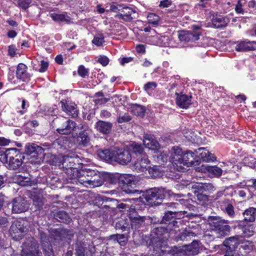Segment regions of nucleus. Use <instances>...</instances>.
I'll use <instances>...</instances> for the list:
<instances>
[{"label": "nucleus", "instance_id": "f257e3e1", "mask_svg": "<svg viewBox=\"0 0 256 256\" xmlns=\"http://www.w3.org/2000/svg\"><path fill=\"white\" fill-rule=\"evenodd\" d=\"M90 160L81 158V185L94 188L102 186V173L91 168Z\"/></svg>", "mask_w": 256, "mask_h": 256}, {"label": "nucleus", "instance_id": "f03ea898", "mask_svg": "<svg viewBox=\"0 0 256 256\" xmlns=\"http://www.w3.org/2000/svg\"><path fill=\"white\" fill-rule=\"evenodd\" d=\"M166 196L165 189L162 188H150L143 192L142 196L136 198L137 202H140L144 205L150 206H159L162 200Z\"/></svg>", "mask_w": 256, "mask_h": 256}, {"label": "nucleus", "instance_id": "7ed1b4c3", "mask_svg": "<svg viewBox=\"0 0 256 256\" xmlns=\"http://www.w3.org/2000/svg\"><path fill=\"white\" fill-rule=\"evenodd\" d=\"M64 232L65 230H63L54 229L52 230L50 236L49 237L46 232L39 230L40 242L46 256H54L50 239L54 238L55 240H59L62 239V235Z\"/></svg>", "mask_w": 256, "mask_h": 256}, {"label": "nucleus", "instance_id": "20e7f679", "mask_svg": "<svg viewBox=\"0 0 256 256\" xmlns=\"http://www.w3.org/2000/svg\"><path fill=\"white\" fill-rule=\"evenodd\" d=\"M24 156L19 154L17 149L12 148L6 149L2 155L1 160L8 164L10 169L16 170L22 164Z\"/></svg>", "mask_w": 256, "mask_h": 256}, {"label": "nucleus", "instance_id": "39448f33", "mask_svg": "<svg viewBox=\"0 0 256 256\" xmlns=\"http://www.w3.org/2000/svg\"><path fill=\"white\" fill-rule=\"evenodd\" d=\"M208 222L218 238L224 237L230 233V228L228 220H222L220 217L212 216L208 218Z\"/></svg>", "mask_w": 256, "mask_h": 256}, {"label": "nucleus", "instance_id": "423d86ee", "mask_svg": "<svg viewBox=\"0 0 256 256\" xmlns=\"http://www.w3.org/2000/svg\"><path fill=\"white\" fill-rule=\"evenodd\" d=\"M22 256H41L38 244L33 238H28L22 246Z\"/></svg>", "mask_w": 256, "mask_h": 256}, {"label": "nucleus", "instance_id": "0eeeda50", "mask_svg": "<svg viewBox=\"0 0 256 256\" xmlns=\"http://www.w3.org/2000/svg\"><path fill=\"white\" fill-rule=\"evenodd\" d=\"M119 186L122 187L123 191L128 194H140L138 190L132 188V186L135 185L134 177L128 174H120L119 178Z\"/></svg>", "mask_w": 256, "mask_h": 256}, {"label": "nucleus", "instance_id": "6e6552de", "mask_svg": "<svg viewBox=\"0 0 256 256\" xmlns=\"http://www.w3.org/2000/svg\"><path fill=\"white\" fill-rule=\"evenodd\" d=\"M178 214L170 211H168L164 213L161 222L162 224L166 226L168 230L173 231L174 232H176V228H178V224L181 223L182 220L178 218L179 221L176 220Z\"/></svg>", "mask_w": 256, "mask_h": 256}, {"label": "nucleus", "instance_id": "1a4fd4ad", "mask_svg": "<svg viewBox=\"0 0 256 256\" xmlns=\"http://www.w3.org/2000/svg\"><path fill=\"white\" fill-rule=\"evenodd\" d=\"M178 164H183L186 166H192L199 165L200 161L198 158H196L195 153L190 150L184 151L182 157L177 158Z\"/></svg>", "mask_w": 256, "mask_h": 256}, {"label": "nucleus", "instance_id": "9d476101", "mask_svg": "<svg viewBox=\"0 0 256 256\" xmlns=\"http://www.w3.org/2000/svg\"><path fill=\"white\" fill-rule=\"evenodd\" d=\"M58 128L56 132L60 134H69L76 127V124L70 120L62 117L58 119Z\"/></svg>", "mask_w": 256, "mask_h": 256}, {"label": "nucleus", "instance_id": "9b49d317", "mask_svg": "<svg viewBox=\"0 0 256 256\" xmlns=\"http://www.w3.org/2000/svg\"><path fill=\"white\" fill-rule=\"evenodd\" d=\"M136 158L134 166L137 172H144L148 170L149 173H150L152 170H154L151 168L150 162L148 159L147 154H143Z\"/></svg>", "mask_w": 256, "mask_h": 256}, {"label": "nucleus", "instance_id": "f8f14e48", "mask_svg": "<svg viewBox=\"0 0 256 256\" xmlns=\"http://www.w3.org/2000/svg\"><path fill=\"white\" fill-rule=\"evenodd\" d=\"M26 228L22 222L14 220L10 228V234L13 239L18 240L24 236Z\"/></svg>", "mask_w": 256, "mask_h": 256}, {"label": "nucleus", "instance_id": "ddd939ff", "mask_svg": "<svg viewBox=\"0 0 256 256\" xmlns=\"http://www.w3.org/2000/svg\"><path fill=\"white\" fill-rule=\"evenodd\" d=\"M175 95L176 102L177 106L182 108H187L192 104V96L183 94L181 92L176 90Z\"/></svg>", "mask_w": 256, "mask_h": 256}, {"label": "nucleus", "instance_id": "4468645a", "mask_svg": "<svg viewBox=\"0 0 256 256\" xmlns=\"http://www.w3.org/2000/svg\"><path fill=\"white\" fill-rule=\"evenodd\" d=\"M132 156L128 150H118L115 152L114 161L121 164H126L132 160Z\"/></svg>", "mask_w": 256, "mask_h": 256}, {"label": "nucleus", "instance_id": "2eb2a0df", "mask_svg": "<svg viewBox=\"0 0 256 256\" xmlns=\"http://www.w3.org/2000/svg\"><path fill=\"white\" fill-rule=\"evenodd\" d=\"M192 188L194 194L199 193L211 192L216 190L213 184L210 183H196L192 184Z\"/></svg>", "mask_w": 256, "mask_h": 256}, {"label": "nucleus", "instance_id": "dca6fc26", "mask_svg": "<svg viewBox=\"0 0 256 256\" xmlns=\"http://www.w3.org/2000/svg\"><path fill=\"white\" fill-rule=\"evenodd\" d=\"M238 52L250 51L256 50V42L248 40L238 41L235 47Z\"/></svg>", "mask_w": 256, "mask_h": 256}, {"label": "nucleus", "instance_id": "f3484780", "mask_svg": "<svg viewBox=\"0 0 256 256\" xmlns=\"http://www.w3.org/2000/svg\"><path fill=\"white\" fill-rule=\"evenodd\" d=\"M28 208L26 202L22 198H14L12 202V212L14 213H20L26 212Z\"/></svg>", "mask_w": 256, "mask_h": 256}, {"label": "nucleus", "instance_id": "a211bd4d", "mask_svg": "<svg viewBox=\"0 0 256 256\" xmlns=\"http://www.w3.org/2000/svg\"><path fill=\"white\" fill-rule=\"evenodd\" d=\"M143 142L149 150H157L160 147L158 140L155 138L154 136L151 134H144Z\"/></svg>", "mask_w": 256, "mask_h": 256}, {"label": "nucleus", "instance_id": "6ab92c4d", "mask_svg": "<svg viewBox=\"0 0 256 256\" xmlns=\"http://www.w3.org/2000/svg\"><path fill=\"white\" fill-rule=\"evenodd\" d=\"M27 69L28 68L24 64H19L16 68V78L23 82H28L30 80V76L28 72Z\"/></svg>", "mask_w": 256, "mask_h": 256}, {"label": "nucleus", "instance_id": "aec40b11", "mask_svg": "<svg viewBox=\"0 0 256 256\" xmlns=\"http://www.w3.org/2000/svg\"><path fill=\"white\" fill-rule=\"evenodd\" d=\"M178 38L181 42H194L198 40V33H194L190 30H182L178 34Z\"/></svg>", "mask_w": 256, "mask_h": 256}, {"label": "nucleus", "instance_id": "412c9836", "mask_svg": "<svg viewBox=\"0 0 256 256\" xmlns=\"http://www.w3.org/2000/svg\"><path fill=\"white\" fill-rule=\"evenodd\" d=\"M60 104L62 110L68 114L72 117H75L78 116V111L74 104L69 102L66 100H61Z\"/></svg>", "mask_w": 256, "mask_h": 256}, {"label": "nucleus", "instance_id": "4be33fe9", "mask_svg": "<svg viewBox=\"0 0 256 256\" xmlns=\"http://www.w3.org/2000/svg\"><path fill=\"white\" fill-rule=\"evenodd\" d=\"M136 14V11L128 6L122 7L121 10L118 16L127 22H130L134 18L133 14Z\"/></svg>", "mask_w": 256, "mask_h": 256}, {"label": "nucleus", "instance_id": "5701e85b", "mask_svg": "<svg viewBox=\"0 0 256 256\" xmlns=\"http://www.w3.org/2000/svg\"><path fill=\"white\" fill-rule=\"evenodd\" d=\"M120 176V174L118 173L114 174L102 172L100 177L102 185L104 184V182H108L112 184H118L119 185Z\"/></svg>", "mask_w": 256, "mask_h": 256}, {"label": "nucleus", "instance_id": "b1692460", "mask_svg": "<svg viewBox=\"0 0 256 256\" xmlns=\"http://www.w3.org/2000/svg\"><path fill=\"white\" fill-rule=\"evenodd\" d=\"M26 152L33 157L38 156L40 155H44V149L36 144H32L26 146Z\"/></svg>", "mask_w": 256, "mask_h": 256}, {"label": "nucleus", "instance_id": "393cba45", "mask_svg": "<svg viewBox=\"0 0 256 256\" xmlns=\"http://www.w3.org/2000/svg\"><path fill=\"white\" fill-rule=\"evenodd\" d=\"M241 238L242 236L240 235L230 236L225 240L223 242V244L226 248H230L236 250L238 246L240 245Z\"/></svg>", "mask_w": 256, "mask_h": 256}, {"label": "nucleus", "instance_id": "a878e982", "mask_svg": "<svg viewBox=\"0 0 256 256\" xmlns=\"http://www.w3.org/2000/svg\"><path fill=\"white\" fill-rule=\"evenodd\" d=\"M95 126L98 132L102 134H106L110 132L112 124L109 122L99 120L96 122Z\"/></svg>", "mask_w": 256, "mask_h": 256}, {"label": "nucleus", "instance_id": "bb28decb", "mask_svg": "<svg viewBox=\"0 0 256 256\" xmlns=\"http://www.w3.org/2000/svg\"><path fill=\"white\" fill-rule=\"evenodd\" d=\"M173 232V231L168 230V228L164 224H160V226L153 228L151 235L154 238H156L160 240L161 238V236L164 234Z\"/></svg>", "mask_w": 256, "mask_h": 256}, {"label": "nucleus", "instance_id": "cd10ccee", "mask_svg": "<svg viewBox=\"0 0 256 256\" xmlns=\"http://www.w3.org/2000/svg\"><path fill=\"white\" fill-rule=\"evenodd\" d=\"M184 151L177 146H174L172 148L171 155L169 158L170 162L176 164H178V160L177 158H180L182 157Z\"/></svg>", "mask_w": 256, "mask_h": 256}, {"label": "nucleus", "instance_id": "c85d7f7f", "mask_svg": "<svg viewBox=\"0 0 256 256\" xmlns=\"http://www.w3.org/2000/svg\"><path fill=\"white\" fill-rule=\"evenodd\" d=\"M115 152L109 149L100 150L98 151V156L105 161L114 160Z\"/></svg>", "mask_w": 256, "mask_h": 256}, {"label": "nucleus", "instance_id": "c756f323", "mask_svg": "<svg viewBox=\"0 0 256 256\" xmlns=\"http://www.w3.org/2000/svg\"><path fill=\"white\" fill-rule=\"evenodd\" d=\"M90 134L91 130L88 128L81 132V147L91 146Z\"/></svg>", "mask_w": 256, "mask_h": 256}, {"label": "nucleus", "instance_id": "7c9ffc66", "mask_svg": "<svg viewBox=\"0 0 256 256\" xmlns=\"http://www.w3.org/2000/svg\"><path fill=\"white\" fill-rule=\"evenodd\" d=\"M244 220L254 222L256 219V208L250 207L246 209L243 212Z\"/></svg>", "mask_w": 256, "mask_h": 256}, {"label": "nucleus", "instance_id": "2f4dec72", "mask_svg": "<svg viewBox=\"0 0 256 256\" xmlns=\"http://www.w3.org/2000/svg\"><path fill=\"white\" fill-rule=\"evenodd\" d=\"M115 228L116 230H120L122 232L128 230L129 222L126 218H120L116 220L115 224Z\"/></svg>", "mask_w": 256, "mask_h": 256}, {"label": "nucleus", "instance_id": "473e14b6", "mask_svg": "<svg viewBox=\"0 0 256 256\" xmlns=\"http://www.w3.org/2000/svg\"><path fill=\"white\" fill-rule=\"evenodd\" d=\"M130 220L132 228L136 230L144 224L145 217L140 216L136 217L132 216V218H130Z\"/></svg>", "mask_w": 256, "mask_h": 256}, {"label": "nucleus", "instance_id": "72a5a7b5", "mask_svg": "<svg viewBox=\"0 0 256 256\" xmlns=\"http://www.w3.org/2000/svg\"><path fill=\"white\" fill-rule=\"evenodd\" d=\"M200 152L202 151L200 154V158L206 162H213L216 160V158L214 154L210 152L204 148H198Z\"/></svg>", "mask_w": 256, "mask_h": 256}, {"label": "nucleus", "instance_id": "f704fd0d", "mask_svg": "<svg viewBox=\"0 0 256 256\" xmlns=\"http://www.w3.org/2000/svg\"><path fill=\"white\" fill-rule=\"evenodd\" d=\"M239 246V249H242L246 253L250 252L253 250L254 248V244L252 242L244 240L242 236Z\"/></svg>", "mask_w": 256, "mask_h": 256}, {"label": "nucleus", "instance_id": "c9c22d12", "mask_svg": "<svg viewBox=\"0 0 256 256\" xmlns=\"http://www.w3.org/2000/svg\"><path fill=\"white\" fill-rule=\"evenodd\" d=\"M199 248H200L198 241L194 240L190 244L186 246L184 250L190 256H194L198 253Z\"/></svg>", "mask_w": 256, "mask_h": 256}, {"label": "nucleus", "instance_id": "e433bc0d", "mask_svg": "<svg viewBox=\"0 0 256 256\" xmlns=\"http://www.w3.org/2000/svg\"><path fill=\"white\" fill-rule=\"evenodd\" d=\"M206 170L212 177H220L222 174V170L216 166H206Z\"/></svg>", "mask_w": 256, "mask_h": 256}, {"label": "nucleus", "instance_id": "4c0bfd02", "mask_svg": "<svg viewBox=\"0 0 256 256\" xmlns=\"http://www.w3.org/2000/svg\"><path fill=\"white\" fill-rule=\"evenodd\" d=\"M130 111L134 115L144 116L146 112V108L144 106L137 104H132L130 106Z\"/></svg>", "mask_w": 256, "mask_h": 256}, {"label": "nucleus", "instance_id": "58836bf2", "mask_svg": "<svg viewBox=\"0 0 256 256\" xmlns=\"http://www.w3.org/2000/svg\"><path fill=\"white\" fill-rule=\"evenodd\" d=\"M132 151L136 155V158L141 156L143 154H146L144 150V148L141 144L134 143L131 144Z\"/></svg>", "mask_w": 256, "mask_h": 256}, {"label": "nucleus", "instance_id": "ea45409f", "mask_svg": "<svg viewBox=\"0 0 256 256\" xmlns=\"http://www.w3.org/2000/svg\"><path fill=\"white\" fill-rule=\"evenodd\" d=\"M50 17L56 22H68L70 21V18L66 14H51Z\"/></svg>", "mask_w": 256, "mask_h": 256}, {"label": "nucleus", "instance_id": "a19ab883", "mask_svg": "<svg viewBox=\"0 0 256 256\" xmlns=\"http://www.w3.org/2000/svg\"><path fill=\"white\" fill-rule=\"evenodd\" d=\"M54 216L60 222L69 223L71 221V218L69 217L68 214L64 211H60L56 212Z\"/></svg>", "mask_w": 256, "mask_h": 256}, {"label": "nucleus", "instance_id": "79ce46f5", "mask_svg": "<svg viewBox=\"0 0 256 256\" xmlns=\"http://www.w3.org/2000/svg\"><path fill=\"white\" fill-rule=\"evenodd\" d=\"M136 202V204L134 205L129 206V208L128 209L129 218H132V217H136L139 216L138 214V210H139L138 205L140 202H137L136 198L134 199Z\"/></svg>", "mask_w": 256, "mask_h": 256}, {"label": "nucleus", "instance_id": "37998d69", "mask_svg": "<svg viewBox=\"0 0 256 256\" xmlns=\"http://www.w3.org/2000/svg\"><path fill=\"white\" fill-rule=\"evenodd\" d=\"M88 249L90 255H92L96 252L95 246L92 242L91 244H90L88 247L86 246V244L81 243V256H82V255L84 256V253L86 254H88V252L86 251Z\"/></svg>", "mask_w": 256, "mask_h": 256}, {"label": "nucleus", "instance_id": "c03bdc74", "mask_svg": "<svg viewBox=\"0 0 256 256\" xmlns=\"http://www.w3.org/2000/svg\"><path fill=\"white\" fill-rule=\"evenodd\" d=\"M242 230V234L244 237L250 238L254 234V227L252 224L244 225Z\"/></svg>", "mask_w": 256, "mask_h": 256}, {"label": "nucleus", "instance_id": "a18cd8bd", "mask_svg": "<svg viewBox=\"0 0 256 256\" xmlns=\"http://www.w3.org/2000/svg\"><path fill=\"white\" fill-rule=\"evenodd\" d=\"M212 24L216 28H221L225 27L226 25V22L224 18L222 17H216L213 18Z\"/></svg>", "mask_w": 256, "mask_h": 256}, {"label": "nucleus", "instance_id": "49530a36", "mask_svg": "<svg viewBox=\"0 0 256 256\" xmlns=\"http://www.w3.org/2000/svg\"><path fill=\"white\" fill-rule=\"evenodd\" d=\"M246 4V0H238L236 4L235 11L237 14H244L246 12L244 7Z\"/></svg>", "mask_w": 256, "mask_h": 256}, {"label": "nucleus", "instance_id": "de8ad7c7", "mask_svg": "<svg viewBox=\"0 0 256 256\" xmlns=\"http://www.w3.org/2000/svg\"><path fill=\"white\" fill-rule=\"evenodd\" d=\"M147 18L150 24L154 25L157 24L160 20V16L154 13H149L148 14Z\"/></svg>", "mask_w": 256, "mask_h": 256}, {"label": "nucleus", "instance_id": "09e8293b", "mask_svg": "<svg viewBox=\"0 0 256 256\" xmlns=\"http://www.w3.org/2000/svg\"><path fill=\"white\" fill-rule=\"evenodd\" d=\"M92 43L96 46H100L104 42V36L102 34H96L92 41Z\"/></svg>", "mask_w": 256, "mask_h": 256}, {"label": "nucleus", "instance_id": "8fccbe9b", "mask_svg": "<svg viewBox=\"0 0 256 256\" xmlns=\"http://www.w3.org/2000/svg\"><path fill=\"white\" fill-rule=\"evenodd\" d=\"M132 120L131 116L127 113L123 116H119L117 118V122L118 123H123L128 122Z\"/></svg>", "mask_w": 256, "mask_h": 256}, {"label": "nucleus", "instance_id": "3c124183", "mask_svg": "<svg viewBox=\"0 0 256 256\" xmlns=\"http://www.w3.org/2000/svg\"><path fill=\"white\" fill-rule=\"evenodd\" d=\"M224 212L233 218L235 213L234 208L231 204H228L224 208Z\"/></svg>", "mask_w": 256, "mask_h": 256}, {"label": "nucleus", "instance_id": "603ef678", "mask_svg": "<svg viewBox=\"0 0 256 256\" xmlns=\"http://www.w3.org/2000/svg\"><path fill=\"white\" fill-rule=\"evenodd\" d=\"M31 2L32 0H18V6L24 10L28 7Z\"/></svg>", "mask_w": 256, "mask_h": 256}, {"label": "nucleus", "instance_id": "864d4df0", "mask_svg": "<svg viewBox=\"0 0 256 256\" xmlns=\"http://www.w3.org/2000/svg\"><path fill=\"white\" fill-rule=\"evenodd\" d=\"M110 100V98H100L94 100V102L96 105H102L108 102Z\"/></svg>", "mask_w": 256, "mask_h": 256}, {"label": "nucleus", "instance_id": "5fc2aeb1", "mask_svg": "<svg viewBox=\"0 0 256 256\" xmlns=\"http://www.w3.org/2000/svg\"><path fill=\"white\" fill-rule=\"evenodd\" d=\"M196 199L200 202H205L208 200V195L204 193H199L194 194Z\"/></svg>", "mask_w": 256, "mask_h": 256}, {"label": "nucleus", "instance_id": "6e6d98bb", "mask_svg": "<svg viewBox=\"0 0 256 256\" xmlns=\"http://www.w3.org/2000/svg\"><path fill=\"white\" fill-rule=\"evenodd\" d=\"M98 62L102 64L103 66H106L109 62V59L107 56H100L99 57Z\"/></svg>", "mask_w": 256, "mask_h": 256}, {"label": "nucleus", "instance_id": "4d7b16f0", "mask_svg": "<svg viewBox=\"0 0 256 256\" xmlns=\"http://www.w3.org/2000/svg\"><path fill=\"white\" fill-rule=\"evenodd\" d=\"M246 188H254L256 189V179L246 180Z\"/></svg>", "mask_w": 256, "mask_h": 256}, {"label": "nucleus", "instance_id": "13d9d810", "mask_svg": "<svg viewBox=\"0 0 256 256\" xmlns=\"http://www.w3.org/2000/svg\"><path fill=\"white\" fill-rule=\"evenodd\" d=\"M172 4L171 0H162L160 2L158 6L160 8H166L170 6Z\"/></svg>", "mask_w": 256, "mask_h": 256}, {"label": "nucleus", "instance_id": "bf43d9fd", "mask_svg": "<svg viewBox=\"0 0 256 256\" xmlns=\"http://www.w3.org/2000/svg\"><path fill=\"white\" fill-rule=\"evenodd\" d=\"M110 5V8L108 10L113 12H120L122 7L120 5L116 4L115 3L111 4Z\"/></svg>", "mask_w": 256, "mask_h": 256}, {"label": "nucleus", "instance_id": "052dcab7", "mask_svg": "<svg viewBox=\"0 0 256 256\" xmlns=\"http://www.w3.org/2000/svg\"><path fill=\"white\" fill-rule=\"evenodd\" d=\"M157 84L155 82H148L144 84V88L145 90H148L155 88Z\"/></svg>", "mask_w": 256, "mask_h": 256}, {"label": "nucleus", "instance_id": "680f3d73", "mask_svg": "<svg viewBox=\"0 0 256 256\" xmlns=\"http://www.w3.org/2000/svg\"><path fill=\"white\" fill-rule=\"evenodd\" d=\"M89 69L86 68L84 66L81 65V77L83 78H88L89 76Z\"/></svg>", "mask_w": 256, "mask_h": 256}, {"label": "nucleus", "instance_id": "e2e57ef3", "mask_svg": "<svg viewBox=\"0 0 256 256\" xmlns=\"http://www.w3.org/2000/svg\"><path fill=\"white\" fill-rule=\"evenodd\" d=\"M192 29L191 30L194 33H198V38H200V36L201 34V29L202 26H201L199 24H193L192 26Z\"/></svg>", "mask_w": 256, "mask_h": 256}, {"label": "nucleus", "instance_id": "0e129e2a", "mask_svg": "<svg viewBox=\"0 0 256 256\" xmlns=\"http://www.w3.org/2000/svg\"><path fill=\"white\" fill-rule=\"evenodd\" d=\"M48 62L44 60H41L40 62V68L39 70V72H44L48 68Z\"/></svg>", "mask_w": 256, "mask_h": 256}, {"label": "nucleus", "instance_id": "69168bd1", "mask_svg": "<svg viewBox=\"0 0 256 256\" xmlns=\"http://www.w3.org/2000/svg\"><path fill=\"white\" fill-rule=\"evenodd\" d=\"M90 192L86 190H81V198H84L87 202H90Z\"/></svg>", "mask_w": 256, "mask_h": 256}, {"label": "nucleus", "instance_id": "338daca9", "mask_svg": "<svg viewBox=\"0 0 256 256\" xmlns=\"http://www.w3.org/2000/svg\"><path fill=\"white\" fill-rule=\"evenodd\" d=\"M16 48L14 45H10L8 46V54L11 56H14L16 52Z\"/></svg>", "mask_w": 256, "mask_h": 256}, {"label": "nucleus", "instance_id": "774afa93", "mask_svg": "<svg viewBox=\"0 0 256 256\" xmlns=\"http://www.w3.org/2000/svg\"><path fill=\"white\" fill-rule=\"evenodd\" d=\"M235 250L230 248H226L224 256H233L235 252Z\"/></svg>", "mask_w": 256, "mask_h": 256}]
</instances>
